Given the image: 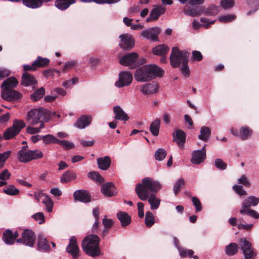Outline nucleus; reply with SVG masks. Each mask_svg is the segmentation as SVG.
Instances as JSON below:
<instances>
[{"label":"nucleus","instance_id":"56","mask_svg":"<svg viewBox=\"0 0 259 259\" xmlns=\"http://www.w3.org/2000/svg\"><path fill=\"white\" fill-rule=\"evenodd\" d=\"M214 164L218 169L222 170L226 169L227 166V163L220 158H217L215 160Z\"/></svg>","mask_w":259,"mask_h":259},{"label":"nucleus","instance_id":"7","mask_svg":"<svg viewBox=\"0 0 259 259\" xmlns=\"http://www.w3.org/2000/svg\"><path fill=\"white\" fill-rule=\"evenodd\" d=\"M36 240L34 233L31 230L25 229L21 234V237L16 239L18 243H21L26 246L33 247Z\"/></svg>","mask_w":259,"mask_h":259},{"label":"nucleus","instance_id":"25","mask_svg":"<svg viewBox=\"0 0 259 259\" xmlns=\"http://www.w3.org/2000/svg\"><path fill=\"white\" fill-rule=\"evenodd\" d=\"M37 81L33 75L24 72L22 76L21 84L25 87H29L36 84Z\"/></svg>","mask_w":259,"mask_h":259},{"label":"nucleus","instance_id":"35","mask_svg":"<svg viewBox=\"0 0 259 259\" xmlns=\"http://www.w3.org/2000/svg\"><path fill=\"white\" fill-rule=\"evenodd\" d=\"M210 135V129L208 127L203 126L201 127L200 134L198 138L200 140L206 142L208 140Z\"/></svg>","mask_w":259,"mask_h":259},{"label":"nucleus","instance_id":"54","mask_svg":"<svg viewBox=\"0 0 259 259\" xmlns=\"http://www.w3.org/2000/svg\"><path fill=\"white\" fill-rule=\"evenodd\" d=\"M57 144L60 145L64 149H71L74 148L75 146L72 142L67 140H58Z\"/></svg>","mask_w":259,"mask_h":259},{"label":"nucleus","instance_id":"38","mask_svg":"<svg viewBox=\"0 0 259 259\" xmlns=\"http://www.w3.org/2000/svg\"><path fill=\"white\" fill-rule=\"evenodd\" d=\"M160 126V119L156 118L154 121L152 122L150 125L149 130L151 134L154 136H157L159 134Z\"/></svg>","mask_w":259,"mask_h":259},{"label":"nucleus","instance_id":"28","mask_svg":"<svg viewBox=\"0 0 259 259\" xmlns=\"http://www.w3.org/2000/svg\"><path fill=\"white\" fill-rule=\"evenodd\" d=\"M76 0H56L55 7L61 11L67 9L71 5L75 4Z\"/></svg>","mask_w":259,"mask_h":259},{"label":"nucleus","instance_id":"2","mask_svg":"<svg viewBox=\"0 0 259 259\" xmlns=\"http://www.w3.org/2000/svg\"><path fill=\"white\" fill-rule=\"evenodd\" d=\"M163 70L156 65H146L137 69L134 74L135 79L140 82L150 81L163 75Z\"/></svg>","mask_w":259,"mask_h":259},{"label":"nucleus","instance_id":"9","mask_svg":"<svg viewBox=\"0 0 259 259\" xmlns=\"http://www.w3.org/2000/svg\"><path fill=\"white\" fill-rule=\"evenodd\" d=\"M238 242L245 259H253L256 254L254 252L251 243L245 238L239 239Z\"/></svg>","mask_w":259,"mask_h":259},{"label":"nucleus","instance_id":"11","mask_svg":"<svg viewBox=\"0 0 259 259\" xmlns=\"http://www.w3.org/2000/svg\"><path fill=\"white\" fill-rule=\"evenodd\" d=\"M133 79V75L128 71H122L119 74L118 80L115 82V85L119 88L129 85Z\"/></svg>","mask_w":259,"mask_h":259},{"label":"nucleus","instance_id":"26","mask_svg":"<svg viewBox=\"0 0 259 259\" xmlns=\"http://www.w3.org/2000/svg\"><path fill=\"white\" fill-rule=\"evenodd\" d=\"M50 249V246L47 239L42 235H39L37 237V249L39 251L47 252Z\"/></svg>","mask_w":259,"mask_h":259},{"label":"nucleus","instance_id":"49","mask_svg":"<svg viewBox=\"0 0 259 259\" xmlns=\"http://www.w3.org/2000/svg\"><path fill=\"white\" fill-rule=\"evenodd\" d=\"M252 134V131L247 127H242L240 129V137L243 140H246Z\"/></svg>","mask_w":259,"mask_h":259},{"label":"nucleus","instance_id":"47","mask_svg":"<svg viewBox=\"0 0 259 259\" xmlns=\"http://www.w3.org/2000/svg\"><path fill=\"white\" fill-rule=\"evenodd\" d=\"M80 2L84 3L94 2L98 4H112L119 2L120 0H79Z\"/></svg>","mask_w":259,"mask_h":259},{"label":"nucleus","instance_id":"22","mask_svg":"<svg viewBox=\"0 0 259 259\" xmlns=\"http://www.w3.org/2000/svg\"><path fill=\"white\" fill-rule=\"evenodd\" d=\"M18 83V80L14 77H10L5 79L1 85L2 91L13 90Z\"/></svg>","mask_w":259,"mask_h":259},{"label":"nucleus","instance_id":"21","mask_svg":"<svg viewBox=\"0 0 259 259\" xmlns=\"http://www.w3.org/2000/svg\"><path fill=\"white\" fill-rule=\"evenodd\" d=\"M158 85L155 82L146 83L141 86L140 91L144 95H149L157 92Z\"/></svg>","mask_w":259,"mask_h":259},{"label":"nucleus","instance_id":"14","mask_svg":"<svg viewBox=\"0 0 259 259\" xmlns=\"http://www.w3.org/2000/svg\"><path fill=\"white\" fill-rule=\"evenodd\" d=\"M119 38L121 39L119 46L121 49L124 50H130L133 48L134 46V40L130 34H121L119 36Z\"/></svg>","mask_w":259,"mask_h":259},{"label":"nucleus","instance_id":"3","mask_svg":"<svg viewBox=\"0 0 259 259\" xmlns=\"http://www.w3.org/2000/svg\"><path fill=\"white\" fill-rule=\"evenodd\" d=\"M100 239L97 235L90 234L85 236L82 241L81 247L84 252L92 257L101 254L99 243Z\"/></svg>","mask_w":259,"mask_h":259},{"label":"nucleus","instance_id":"43","mask_svg":"<svg viewBox=\"0 0 259 259\" xmlns=\"http://www.w3.org/2000/svg\"><path fill=\"white\" fill-rule=\"evenodd\" d=\"M88 177L90 179L99 183H102L104 181V178L97 171H92L88 173Z\"/></svg>","mask_w":259,"mask_h":259},{"label":"nucleus","instance_id":"52","mask_svg":"<svg viewBox=\"0 0 259 259\" xmlns=\"http://www.w3.org/2000/svg\"><path fill=\"white\" fill-rule=\"evenodd\" d=\"M166 155V151L162 148L158 149L155 153V157L157 160H162Z\"/></svg>","mask_w":259,"mask_h":259},{"label":"nucleus","instance_id":"40","mask_svg":"<svg viewBox=\"0 0 259 259\" xmlns=\"http://www.w3.org/2000/svg\"><path fill=\"white\" fill-rule=\"evenodd\" d=\"M240 213L242 215H248L254 219H259V213L255 210L251 209L250 208H241L240 210Z\"/></svg>","mask_w":259,"mask_h":259},{"label":"nucleus","instance_id":"20","mask_svg":"<svg viewBox=\"0 0 259 259\" xmlns=\"http://www.w3.org/2000/svg\"><path fill=\"white\" fill-rule=\"evenodd\" d=\"M102 194L106 197H112L116 194L115 187L112 182H108L103 184L101 188Z\"/></svg>","mask_w":259,"mask_h":259},{"label":"nucleus","instance_id":"27","mask_svg":"<svg viewBox=\"0 0 259 259\" xmlns=\"http://www.w3.org/2000/svg\"><path fill=\"white\" fill-rule=\"evenodd\" d=\"M97 161L98 167L103 170L108 169L111 163V159L108 156L98 158Z\"/></svg>","mask_w":259,"mask_h":259},{"label":"nucleus","instance_id":"61","mask_svg":"<svg viewBox=\"0 0 259 259\" xmlns=\"http://www.w3.org/2000/svg\"><path fill=\"white\" fill-rule=\"evenodd\" d=\"M77 64V61L76 60H71L66 62L63 66L62 71H66L68 69H70Z\"/></svg>","mask_w":259,"mask_h":259},{"label":"nucleus","instance_id":"24","mask_svg":"<svg viewBox=\"0 0 259 259\" xmlns=\"http://www.w3.org/2000/svg\"><path fill=\"white\" fill-rule=\"evenodd\" d=\"M27 146H23L22 148L18 152L17 156L19 161L23 163L30 161V150L27 149Z\"/></svg>","mask_w":259,"mask_h":259},{"label":"nucleus","instance_id":"53","mask_svg":"<svg viewBox=\"0 0 259 259\" xmlns=\"http://www.w3.org/2000/svg\"><path fill=\"white\" fill-rule=\"evenodd\" d=\"M219 11V7L212 5L205 10V14L206 15H215L218 13Z\"/></svg>","mask_w":259,"mask_h":259},{"label":"nucleus","instance_id":"6","mask_svg":"<svg viewBox=\"0 0 259 259\" xmlns=\"http://www.w3.org/2000/svg\"><path fill=\"white\" fill-rule=\"evenodd\" d=\"M25 125L24 121L18 119L14 120L13 125L5 131L4 133V139L7 140L13 138L17 135Z\"/></svg>","mask_w":259,"mask_h":259},{"label":"nucleus","instance_id":"44","mask_svg":"<svg viewBox=\"0 0 259 259\" xmlns=\"http://www.w3.org/2000/svg\"><path fill=\"white\" fill-rule=\"evenodd\" d=\"M184 13L188 16L192 17L198 16L201 15L202 13L201 9L200 8L196 7L190 8L188 10L186 9H184Z\"/></svg>","mask_w":259,"mask_h":259},{"label":"nucleus","instance_id":"32","mask_svg":"<svg viewBox=\"0 0 259 259\" xmlns=\"http://www.w3.org/2000/svg\"><path fill=\"white\" fill-rule=\"evenodd\" d=\"M76 178V174L72 170H67L64 172L60 178L62 184L70 182Z\"/></svg>","mask_w":259,"mask_h":259},{"label":"nucleus","instance_id":"30","mask_svg":"<svg viewBox=\"0 0 259 259\" xmlns=\"http://www.w3.org/2000/svg\"><path fill=\"white\" fill-rule=\"evenodd\" d=\"M113 111L115 114V118L117 120L127 121L129 117L122 109L119 106L113 107Z\"/></svg>","mask_w":259,"mask_h":259},{"label":"nucleus","instance_id":"10","mask_svg":"<svg viewBox=\"0 0 259 259\" xmlns=\"http://www.w3.org/2000/svg\"><path fill=\"white\" fill-rule=\"evenodd\" d=\"M66 251L73 259H77L80 256V249L77 244V239L74 236L70 237L69 243L66 248Z\"/></svg>","mask_w":259,"mask_h":259},{"label":"nucleus","instance_id":"19","mask_svg":"<svg viewBox=\"0 0 259 259\" xmlns=\"http://www.w3.org/2000/svg\"><path fill=\"white\" fill-rule=\"evenodd\" d=\"M165 11V9L163 6H156L152 10L149 16L147 18L146 21L149 22L151 21L157 20L161 15L164 13Z\"/></svg>","mask_w":259,"mask_h":259},{"label":"nucleus","instance_id":"8","mask_svg":"<svg viewBox=\"0 0 259 259\" xmlns=\"http://www.w3.org/2000/svg\"><path fill=\"white\" fill-rule=\"evenodd\" d=\"M139 54L133 52L127 53L121 58L119 61L120 64L125 66H128L131 68H135L141 65L138 62Z\"/></svg>","mask_w":259,"mask_h":259},{"label":"nucleus","instance_id":"58","mask_svg":"<svg viewBox=\"0 0 259 259\" xmlns=\"http://www.w3.org/2000/svg\"><path fill=\"white\" fill-rule=\"evenodd\" d=\"M11 154V151L8 150L3 153H0V164L3 166L4 163L10 156Z\"/></svg>","mask_w":259,"mask_h":259},{"label":"nucleus","instance_id":"29","mask_svg":"<svg viewBox=\"0 0 259 259\" xmlns=\"http://www.w3.org/2000/svg\"><path fill=\"white\" fill-rule=\"evenodd\" d=\"M258 203L259 198L254 196H250L243 200L241 208H250L251 206H255Z\"/></svg>","mask_w":259,"mask_h":259},{"label":"nucleus","instance_id":"17","mask_svg":"<svg viewBox=\"0 0 259 259\" xmlns=\"http://www.w3.org/2000/svg\"><path fill=\"white\" fill-rule=\"evenodd\" d=\"M18 236L19 233L17 231L13 232L11 230L7 229L3 233L2 239L5 244L12 245L15 243Z\"/></svg>","mask_w":259,"mask_h":259},{"label":"nucleus","instance_id":"15","mask_svg":"<svg viewBox=\"0 0 259 259\" xmlns=\"http://www.w3.org/2000/svg\"><path fill=\"white\" fill-rule=\"evenodd\" d=\"M73 198L75 201L83 203H89L91 201V197L87 190H78L73 193Z\"/></svg>","mask_w":259,"mask_h":259},{"label":"nucleus","instance_id":"55","mask_svg":"<svg viewBox=\"0 0 259 259\" xmlns=\"http://www.w3.org/2000/svg\"><path fill=\"white\" fill-rule=\"evenodd\" d=\"M45 127V124L44 123H41L39 125V127H33L32 126H28L26 128V131L28 134H34L39 133L41 130Z\"/></svg>","mask_w":259,"mask_h":259},{"label":"nucleus","instance_id":"64","mask_svg":"<svg viewBox=\"0 0 259 259\" xmlns=\"http://www.w3.org/2000/svg\"><path fill=\"white\" fill-rule=\"evenodd\" d=\"M11 175V174L9 170L5 169L0 173V179L3 181L6 182L7 180L10 179Z\"/></svg>","mask_w":259,"mask_h":259},{"label":"nucleus","instance_id":"13","mask_svg":"<svg viewBox=\"0 0 259 259\" xmlns=\"http://www.w3.org/2000/svg\"><path fill=\"white\" fill-rule=\"evenodd\" d=\"M206 145H204L200 150H195L192 153V158L191 161L192 163L198 164L203 162L206 158Z\"/></svg>","mask_w":259,"mask_h":259},{"label":"nucleus","instance_id":"57","mask_svg":"<svg viewBox=\"0 0 259 259\" xmlns=\"http://www.w3.org/2000/svg\"><path fill=\"white\" fill-rule=\"evenodd\" d=\"M221 6L224 9H228L232 8L234 4V0H221Z\"/></svg>","mask_w":259,"mask_h":259},{"label":"nucleus","instance_id":"23","mask_svg":"<svg viewBox=\"0 0 259 259\" xmlns=\"http://www.w3.org/2000/svg\"><path fill=\"white\" fill-rule=\"evenodd\" d=\"M91 121V116L83 115L78 118L74 123V126L79 129H83L90 124Z\"/></svg>","mask_w":259,"mask_h":259},{"label":"nucleus","instance_id":"18","mask_svg":"<svg viewBox=\"0 0 259 259\" xmlns=\"http://www.w3.org/2000/svg\"><path fill=\"white\" fill-rule=\"evenodd\" d=\"M173 142H176L180 148H183L186 142V135L181 130H176L172 133Z\"/></svg>","mask_w":259,"mask_h":259},{"label":"nucleus","instance_id":"12","mask_svg":"<svg viewBox=\"0 0 259 259\" xmlns=\"http://www.w3.org/2000/svg\"><path fill=\"white\" fill-rule=\"evenodd\" d=\"M1 97L3 99L9 102H14L20 100L22 97L21 93L15 90L2 91Z\"/></svg>","mask_w":259,"mask_h":259},{"label":"nucleus","instance_id":"37","mask_svg":"<svg viewBox=\"0 0 259 259\" xmlns=\"http://www.w3.org/2000/svg\"><path fill=\"white\" fill-rule=\"evenodd\" d=\"M23 4L26 7L31 9H37L42 6L41 0H23Z\"/></svg>","mask_w":259,"mask_h":259},{"label":"nucleus","instance_id":"59","mask_svg":"<svg viewBox=\"0 0 259 259\" xmlns=\"http://www.w3.org/2000/svg\"><path fill=\"white\" fill-rule=\"evenodd\" d=\"M32 217L36 221L38 222L39 224L44 223L45 221V215L41 212H37L32 215Z\"/></svg>","mask_w":259,"mask_h":259},{"label":"nucleus","instance_id":"1","mask_svg":"<svg viewBox=\"0 0 259 259\" xmlns=\"http://www.w3.org/2000/svg\"><path fill=\"white\" fill-rule=\"evenodd\" d=\"M161 187V184L158 181H155L151 178L146 177L142 180L141 183L136 185L135 191L139 199L145 201L151 194H155Z\"/></svg>","mask_w":259,"mask_h":259},{"label":"nucleus","instance_id":"34","mask_svg":"<svg viewBox=\"0 0 259 259\" xmlns=\"http://www.w3.org/2000/svg\"><path fill=\"white\" fill-rule=\"evenodd\" d=\"M3 192L7 195L16 196L20 194V190L13 185H9L3 189Z\"/></svg>","mask_w":259,"mask_h":259},{"label":"nucleus","instance_id":"46","mask_svg":"<svg viewBox=\"0 0 259 259\" xmlns=\"http://www.w3.org/2000/svg\"><path fill=\"white\" fill-rule=\"evenodd\" d=\"M42 203L45 205L47 211L50 212L52 211L54 203L49 196L48 195L45 196L42 199Z\"/></svg>","mask_w":259,"mask_h":259},{"label":"nucleus","instance_id":"36","mask_svg":"<svg viewBox=\"0 0 259 259\" xmlns=\"http://www.w3.org/2000/svg\"><path fill=\"white\" fill-rule=\"evenodd\" d=\"M169 48L164 45H160L154 47L152 50V52L154 55L158 56L165 55L168 52Z\"/></svg>","mask_w":259,"mask_h":259},{"label":"nucleus","instance_id":"33","mask_svg":"<svg viewBox=\"0 0 259 259\" xmlns=\"http://www.w3.org/2000/svg\"><path fill=\"white\" fill-rule=\"evenodd\" d=\"M147 199L150 205L151 209H157L159 207L160 203V200L156 197L155 194H151Z\"/></svg>","mask_w":259,"mask_h":259},{"label":"nucleus","instance_id":"60","mask_svg":"<svg viewBox=\"0 0 259 259\" xmlns=\"http://www.w3.org/2000/svg\"><path fill=\"white\" fill-rule=\"evenodd\" d=\"M236 16L234 15H227L219 18V21L223 23H228L235 20Z\"/></svg>","mask_w":259,"mask_h":259},{"label":"nucleus","instance_id":"16","mask_svg":"<svg viewBox=\"0 0 259 259\" xmlns=\"http://www.w3.org/2000/svg\"><path fill=\"white\" fill-rule=\"evenodd\" d=\"M160 31V28L158 27L149 28L142 31L141 36L147 39L157 41L158 40V35L159 34Z\"/></svg>","mask_w":259,"mask_h":259},{"label":"nucleus","instance_id":"31","mask_svg":"<svg viewBox=\"0 0 259 259\" xmlns=\"http://www.w3.org/2000/svg\"><path fill=\"white\" fill-rule=\"evenodd\" d=\"M117 219L120 221L122 227H126L131 222V217L124 211H120L117 214Z\"/></svg>","mask_w":259,"mask_h":259},{"label":"nucleus","instance_id":"41","mask_svg":"<svg viewBox=\"0 0 259 259\" xmlns=\"http://www.w3.org/2000/svg\"><path fill=\"white\" fill-rule=\"evenodd\" d=\"M50 61V60L47 58H42L41 56H38L36 59L34 61V64H35V66L37 68L48 66Z\"/></svg>","mask_w":259,"mask_h":259},{"label":"nucleus","instance_id":"5","mask_svg":"<svg viewBox=\"0 0 259 259\" xmlns=\"http://www.w3.org/2000/svg\"><path fill=\"white\" fill-rule=\"evenodd\" d=\"M169 59L170 64L174 68L179 67L181 63L183 64L185 60H188L186 52L180 51L177 47L172 48Z\"/></svg>","mask_w":259,"mask_h":259},{"label":"nucleus","instance_id":"4","mask_svg":"<svg viewBox=\"0 0 259 259\" xmlns=\"http://www.w3.org/2000/svg\"><path fill=\"white\" fill-rule=\"evenodd\" d=\"M51 112L46 109L40 108L33 109L28 113L27 120L32 125L40 124L48 122L50 118Z\"/></svg>","mask_w":259,"mask_h":259},{"label":"nucleus","instance_id":"50","mask_svg":"<svg viewBox=\"0 0 259 259\" xmlns=\"http://www.w3.org/2000/svg\"><path fill=\"white\" fill-rule=\"evenodd\" d=\"M29 153L30 161L40 159L44 155L42 152L39 149L30 150Z\"/></svg>","mask_w":259,"mask_h":259},{"label":"nucleus","instance_id":"45","mask_svg":"<svg viewBox=\"0 0 259 259\" xmlns=\"http://www.w3.org/2000/svg\"><path fill=\"white\" fill-rule=\"evenodd\" d=\"M155 223L154 215L151 211L146 212L145 224L147 227H151Z\"/></svg>","mask_w":259,"mask_h":259},{"label":"nucleus","instance_id":"39","mask_svg":"<svg viewBox=\"0 0 259 259\" xmlns=\"http://www.w3.org/2000/svg\"><path fill=\"white\" fill-rule=\"evenodd\" d=\"M238 250V245L236 243H230L225 247V253L229 256L235 254Z\"/></svg>","mask_w":259,"mask_h":259},{"label":"nucleus","instance_id":"42","mask_svg":"<svg viewBox=\"0 0 259 259\" xmlns=\"http://www.w3.org/2000/svg\"><path fill=\"white\" fill-rule=\"evenodd\" d=\"M45 94V89L44 87H41L37 90L33 94L30 96L32 101L36 102L41 99Z\"/></svg>","mask_w":259,"mask_h":259},{"label":"nucleus","instance_id":"48","mask_svg":"<svg viewBox=\"0 0 259 259\" xmlns=\"http://www.w3.org/2000/svg\"><path fill=\"white\" fill-rule=\"evenodd\" d=\"M58 140L55 136L51 134L42 136L43 143L46 145L52 143L57 144Z\"/></svg>","mask_w":259,"mask_h":259},{"label":"nucleus","instance_id":"63","mask_svg":"<svg viewBox=\"0 0 259 259\" xmlns=\"http://www.w3.org/2000/svg\"><path fill=\"white\" fill-rule=\"evenodd\" d=\"M192 201L196 208V212L200 211L202 210V206L199 199L196 197L192 198Z\"/></svg>","mask_w":259,"mask_h":259},{"label":"nucleus","instance_id":"51","mask_svg":"<svg viewBox=\"0 0 259 259\" xmlns=\"http://www.w3.org/2000/svg\"><path fill=\"white\" fill-rule=\"evenodd\" d=\"M184 184L185 181L183 178H180L176 181L173 187L174 192L176 195L181 191Z\"/></svg>","mask_w":259,"mask_h":259},{"label":"nucleus","instance_id":"62","mask_svg":"<svg viewBox=\"0 0 259 259\" xmlns=\"http://www.w3.org/2000/svg\"><path fill=\"white\" fill-rule=\"evenodd\" d=\"M233 189L240 196H244L247 194L246 192L241 185H235L233 186Z\"/></svg>","mask_w":259,"mask_h":259}]
</instances>
